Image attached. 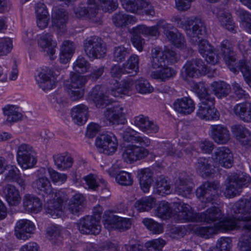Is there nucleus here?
<instances>
[{"label":"nucleus","instance_id":"nucleus-1","mask_svg":"<svg viewBox=\"0 0 251 251\" xmlns=\"http://www.w3.org/2000/svg\"><path fill=\"white\" fill-rule=\"evenodd\" d=\"M136 134V132L130 127L126 128L123 133L124 141L131 143L125 148L122 154L123 159L127 163H132L144 159L149 154L146 147L150 145L151 140Z\"/></svg>","mask_w":251,"mask_h":251},{"label":"nucleus","instance_id":"nucleus-2","mask_svg":"<svg viewBox=\"0 0 251 251\" xmlns=\"http://www.w3.org/2000/svg\"><path fill=\"white\" fill-rule=\"evenodd\" d=\"M177 209L179 217L188 222H204L207 223L218 222L214 224L215 226L226 219L231 218V217H225L220 208L216 206L210 207L203 212L197 213L193 212L189 204L180 202Z\"/></svg>","mask_w":251,"mask_h":251},{"label":"nucleus","instance_id":"nucleus-3","mask_svg":"<svg viewBox=\"0 0 251 251\" xmlns=\"http://www.w3.org/2000/svg\"><path fill=\"white\" fill-rule=\"evenodd\" d=\"M186 32L188 39L192 44L198 45L199 52L203 56L206 53L214 50V48L203 39L207 34L204 23L199 18H195L187 22Z\"/></svg>","mask_w":251,"mask_h":251},{"label":"nucleus","instance_id":"nucleus-4","mask_svg":"<svg viewBox=\"0 0 251 251\" xmlns=\"http://www.w3.org/2000/svg\"><path fill=\"white\" fill-rule=\"evenodd\" d=\"M220 54L229 69L236 74L240 70L246 83L251 88V67L250 62L246 60H240L237 66H233L236 60V54L233 50L231 42L226 39L223 41L220 46Z\"/></svg>","mask_w":251,"mask_h":251},{"label":"nucleus","instance_id":"nucleus-5","mask_svg":"<svg viewBox=\"0 0 251 251\" xmlns=\"http://www.w3.org/2000/svg\"><path fill=\"white\" fill-rule=\"evenodd\" d=\"M234 212L241 214L238 217H231L229 218L233 220L235 224L233 229L242 228L245 231L244 225H251V199H241L235 204Z\"/></svg>","mask_w":251,"mask_h":251},{"label":"nucleus","instance_id":"nucleus-6","mask_svg":"<svg viewBox=\"0 0 251 251\" xmlns=\"http://www.w3.org/2000/svg\"><path fill=\"white\" fill-rule=\"evenodd\" d=\"M83 48L86 55L90 59L101 58L106 53V48L101 38L92 36L83 42Z\"/></svg>","mask_w":251,"mask_h":251},{"label":"nucleus","instance_id":"nucleus-7","mask_svg":"<svg viewBox=\"0 0 251 251\" xmlns=\"http://www.w3.org/2000/svg\"><path fill=\"white\" fill-rule=\"evenodd\" d=\"M127 12L153 16L155 12L150 0H120Z\"/></svg>","mask_w":251,"mask_h":251},{"label":"nucleus","instance_id":"nucleus-8","mask_svg":"<svg viewBox=\"0 0 251 251\" xmlns=\"http://www.w3.org/2000/svg\"><path fill=\"white\" fill-rule=\"evenodd\" d=\"M251 180V177L245 173L240 172L231 176L225 192L226 196L230 198L239 195L243 186L250 183Z\"/></svg>","mask_w":251,"mask_h":251},{"label":"nucleus","instance_id":"nucleus-9","mask_svg":"<svg viewBox=\"0 0 251 251\" xmlns=\"http://www.w3.org/2000/svg\"><path fill=\"white\" fill-rule=\"evenodd\" d=\"M95 144L100 152L110 155L117 150L118 141L116 136L112 133L103 134L98 137Z\"/></svg>","mask_w":251,"mask_h":251},{"label":"nucleus","instance_id":"nucleus-10","mask_svg":"<svg viewBox=\"0 0 251 251\" xmlns=\"http://www.w3.org/2000/svg\"><path fill=\"white\" fill-rule=\"evenodd\" d=\"M234 222L230 219H227L223 222L219 223L214 226H199L195 229L196 234L205 239L211 238L217 230L222 231H227L228 230H233L235 227Z\"/></svg>","mask_w":251,"mask_h":251},{"label":"nucleus","instance_id":"nucleus-11","mask_svg":"<svg viewBox=\"0 0 251 251\" xmlns=\"http://www.w3.org/2000/svg\"><path fill=\"white\" fill-rule=\"evenodd\" d=\"M103 223L106 228L110 230L117 229L125 231L129 229L131 225L130 219L124 218L114 214L111 211H105L103 217Z\"/></svg>","mask_w":251,"mask_h":251},{"label":"nucleus","instance_id":"nucleus-12","mask_svg":"<svg viewBox=\"0 0 251 251\" xmlns=\"http://www.w3.org/2000/svg\"><path fill=\"white\" fill-rule=\"evenodd\" d=\"M35 153L32 147L27 144H22L18 147L17 159L24 169L32 168L37 162Z\"/></svg>","mask_w":251,"mask_h":251},{"label":"nucleus","instance_id":"nucleus-13","mask_svg":"<svg viewBox=\"0 0 251 251\" xmlns=\"http://www.w3.org/2000/svg\"><path fill=\"white\" fill-rule=\"evenodd\" d=\"M219 183L216 181H206L196 190V195L205 203H214L218 197Z\"/></svg>","mask_w":251,"mask_h":251},{"label":"nucleus","instance_id":"nucleus-14","mask_svg":"<svg viewBox=\"0 0 251 251\" xmlns=\"http://www.w3.org/2000/svg\"><path fill=\"white\" fill-rule=\"evenodd\" d=\"M76 225L79 232L84 234L97 235L101 230L100 223L89 215L79 219Z\"/></svg>","mask_w":251,"mask_h":251},{"label":"nucleus","instance_id":"nucleus-15","mask_svg":"<svg viewBox=\"0 0 251 251\" xmlns=\"http://www.w3.org/2000/svg\"><path fill=\"white\" fill-rule=\"evenodd\" d=\"M191 87L197 94L200 101L198 109L214 106L215 98L212 94L208 93L203 84H198L193 82Z\"/></svg>","mask_w":251,"mask_h":251},{"label":"nucleus","instance_id":"nucleus-16","mask_svg":"<svg viewBox=\"0 0 251 251\" xmlns=\"http://www.w3.org/2000/svg\"><path fill=\"white\" fill-rule=\"evenodd\" d=\"M212 158L221 166L229 168L233 165V156L230 150L226 147L217 148L212 155Z\"/></svg>","mask_w":251,"mask_h":251},{"label":"nucleus","instance_id":"nucleus-17","mask_svg":"<svg viewBox=\"0 0 251 251\" xmlns=\"http://www.w3.org/2000/svg\"><path fill=\"white\" fill-rule=\"evenodd\" d=\"M186 76L193 78L198 75V72L206 73L207 67L204 63L200 59H193L187 61L183 67Z\"/></svg>","mask_w":251,"mask_h":251},{"label":"nucleus","instance_id":"nucleus-18","mask_svg":"<svg viewBox=\"0 0 251 251\" xmlns=\"http://www.w3.org/2000/svg\"><path fill=\"white\" fill-rule=\"evenodd\" d=\"M35 229L34 224L29 220H19L15 227V235L19 239L25 240L31 237Z\"/></svg>","mask_w":251,"mask_h":251},{"label":"nucleus","instance_id":"nucleus-19","mask_svg":"<svg viewBox=\"0 0 251 251\" xmlns=\"http://www.w3.org/2000/svg\"><path fill=\"white\" fill-rule=\"evenodd\" d=\"M123 110V108L120 106L109 107L104 111V116L112 125L125 124L126 120Z\"/></svg>","mask_w":251,"mask_h":251},{"label":"nucleus","instance_id":"nucleus-20","mask_svg":"<svg viewBox=\"0 0 251 251\" xmlns=\"http://www.w3.org/2000/svg\"><path fill=\"white\" fill-rule=\"evenodd\" d=\"M160 28L163 29V33L166 38L175 46L179 48L184 45L185 39L183 35L179 32L171 31L174 28L172 25L162 22Z\"/></svg>","mask_w":251,"mask_h":251},{"label":"nucleus","instance_id":"nucleus-21","mask_svg":"<svg viewBox=\"0 0 251 251\" xmlns=\"http://www.w3.org/2000/svg\"><path fill=\"white\" fill-rule=\"evenodd\" d=\"M211 137L217 144H226L230 140V133L227 128L222 125H211Z\"/></svg>","mask_w":251,"mask_h":251},{"label":"nucleus","instance_id":"nucleus-22","mask_svg":"<svg viewBox=\"0 0 251 251\" xmlns=\"http://www.w3.org/2000/svg\"><path fill=\"white\" fill-rule=\"evenodd\" d=\"M173 105L176 111L184 115L191 114L195 108L194 101L189 97L177 99L174 102Z\"/></svg>","mask_w":251,"mask_h":251},{"label":"nucleus","instance_id":"nucleus-23","mask_svg":"<svg viewBox=\"0 0 251 251\" xmlns=\"http://www.w3.org/2000/svg\"><path fill=\"white\" fill-rule=\"evenodd\" d=\"M134 125L143 132L149 133H156L159 130L157 125L149 120L148 117L140 115L134 118Z\"/></svg>","mask_w":251,"mask_h":251},{"label":"nucleus","instance_id":"nucleus-24","mask_svg":"<svg viewBox=\"0 0 251 251\" xmlns=\"http://www.w3.org/2000/svg\"><path fill=\"white\" fill-rule=\"evenodd\" d=\"M88 97L98 108H103L109 103L107 97L104 94L102 87L99 85L95 86L89 92Z\"/></svg>","mask_w":251,"mask_h":251},{"label":"nucleus","instance_id":"nucleus-25","mask_svg":"<svg viewBox=\"0 0 251 251\" xmlns=\"http://www.w3.org/2000/svg\"><path fill=\"white\" fill-rule=\"evenodd\" d=\"M137 176L141 189L148 193L153 182V173L149 168L141 169L137 171Z\"/></svg>","mask_w":251,"mask_h":251},{"label":"nucleus","instance_id":"nucleus-26","mask_svg":"<svg viewBox=\"0 0 251 251\" xmlns=\"http://www.w3.org/2000/svg\"><path fill=\"white\" fill-rule=\"evenodd\" d=\"M162 22L158 23L156 25L152 26H147L145 25H140L134 27L129 30V32L132 34L151 36H158L160 34L159 28Z\"/></svg>","mask_w":251,"mask_h":251},{"label":"nucleus","instance_id":"nucleus-27","mask_svg":"<svg viewBox=\"0 0 251 251\" xmlns=\"http://www.w3.org/2000/svg\"><path fill=\"white\" fill-rule=\"evenodd\" d=\"M23 206L27 212L37 213L42 209V203L37 197L27 194L23 198Z\"/></svg>","mask_w":251,"mask_h":251},{"label":"nucleus","instance_id":"nucleus-28","mask_svg":"<svg viewBox=\"0 0 251 251\" xmlns=\"http://www.w3.org/2000/svg\"><path fill=\"white\" fill-rule=\"evenodd\" d=\"M88 108L83 104H80L73 107L71 116L74 122L78 125L84 124L88 118Z\"/></svg>","mask_w":251,"mask_h":251},{"label":"nucleus","instance_id":"nucleus-29","mask_svg":"<svg viewBox=\"0 0 251 251\" xmlns=\"http://www.w3.org/2000/svg\"><path fill=\"white\" fill-rule=\"evenodd\" d=\"M68 20V13L63 9H58L52 14V25L61 30L62 32L66 31Z\"/></svg>","mask_w":251,"mask_h":251},{"label":"nucleus","instance_id":"nucleus-30","mask_svg":"<svg viewBox=\"0 0 251 251\" xmlns=\"http://www.w3.org/2000/svg\"><path fill=\"white\" fill-rule=\"evenodd\" d=\"M214 13L219 22L221 25L228 30L234 32L235 31L234 23L233 22L231 14L226 12L224 9L217 8L214 9Z\"/></svg>","mask_w":251,"mask_h":251},{"label":"nucleus","instance_id":"nucleus-31","mask_svg":"<svg viewBox=\"0 0 251 251\" xmlns=\"http://www.w3.org/2000/svg\"><path fill=\"white\" fill-rule=\"evenodd\" d=\"M210 158L200 157L196 164V169L197 173L202 177L209 176L213 172V168L211 165Z\"/></svg>","mask_w":251,"mask_h":251},{"label":"nucleus","instance_id":"nucleus-32","mask_svg":"<svg viewBox=\"0 0 251 251\" xmlns=\"http://www.w3.org/2000/svg\"><path fill=\"white\" fill-rule=\"evenodd\" d=\"M85 198L80 194H76L70 200L68 208L69 211L74 215H78L84 208Z\"/></svg>","mask_w":251,"mask_h":251},{"label":"nucleus","instance_id":"nucleus-33","mask_svg":"<svg viewBox=\"0 0 251 251\" xmlns=\"http://www.w3.org/2000/svg\"><path fill=\"white\" fill-rule=\"evenodd\" d=\"M235 115L246 122H251V103L243 102L236 104L233 109Z\"/></svg>","mask_w":251,"mask_h":251},{"label":"nucleus","instance_id":"nucleus-34","mask_svg":"<svg viewBox=\"0 0 251 251\" xmlns=\"http://www.w3.org/2000/svg\"><path fill=\"white\" fill-rule=\"evenodd\" d=\"M5 198L9 205L17 206L21 201L19 190L14 185L7 184L4 189Z\"/></svg>","mask_w":251,"mask_h":251},{"label":"nucleus","instance_id":"nucleus-35","mask_svg":"<svg viewBox=\"0 0 251 251\" xmlns=\"http://www.w3.org/2000/svg\"><path fill=\"white\" fill-rule=\"evenodd\" d=\"M210 86L212 92L218 99L226 97L230 92V85L223 81L213 82Z\"/></svg>","mask_w":251,"mask_h":251},{"label":"nucleus","instance_id":"nucleus-36","mask_svg":"<svg viewBox=\"0 0 251 251\" xmlns=\"http://www.w3.org/2000/svg\"><path fill=\"white\" fill-rule=\"evenodd\" d=\"M38 45L48 54L53 55L55 53L56 43L52 40V35L50 33L43 35L38 40Z\"/></svg>","mask_w":251,"mask_h":251},{"label":"nucleus","instance_id":"nucleus-37","mask_svg":"<svg viewBox=\"0 0 251 251\" xmlns=\"http://www.w3.org/2000/svg\"><path fill=\"white\" fill-rule=\"evenodd\" d=\"M137 20L135 16L124 14L123 12L116 13L112 17L113 23L119 27L126 26L128 24L135 23Z\"/></svg>","mask_w":251,"mask_h":251},{"label":"nucleus","instance_id":"nucleus-38","mask_svg":"<svg viewBox=\"0 0 251 251\" xmlns=\"http://www.w3.org/2000/svg\"><path fill=\"white\" fill-rule=\"evenodd\" d=\"M243 226L245 231L239 239L238 246L241 251H251V225Z\"/></svg>","mask_w":251,"mask_h":251},{"label":"nucleus","instance_id":"nucleus-39","mask_svg":"<svg viewBox=\"0 0 251 251\" xmlns=\"http://www.w3.org/2000/svg\"><path fill=\"white\" fill-rule=\"evenodd\" d=\"M139 61L138 56L135 54L131 55L127 62L122 65L125 73L128 74L129 76L136 75L139 70Z\"/></svg>","mask_w":251,"mask_h":251},{"label":"nucleus","instance_id":"nucleus-40","mask_svg":"<svg viewBox=\"0 0 251 251\" xmlns=\"http://www.w3.org/2000/svg\"><path fill=\"white\" fill-rule=\"evenodd\" d=\"M75 49L74 44L73 42L64 41L60 48V62L63 64L67 63L72 57Z\"/></svg>","mask_w":251,"mask_h":251},{"label":"nucleus","instance_id":"nucleus-41","mask_svg":"<svg viewBox=\"0 0 251 251\" xmlns=\"http://www.w3.org/2000/svg\"><path fill=\"white\" fill-rule=\"evenodd\" d=\"M32 186L38 193H43L42 195L50 194L52 190L50 181L46 177L39 178L33 181Z\"/></svg>","mask_w":251,"mask_h":251},{"label":"nucleus","instance_id":"nucleus-42","mask_svg":"<svg viewBox=\"0 0 251 251\" xmlns=\"http://www.w3.org/2000/svg\"><path fill=\"white\" fill-rule=\"evenodd\" d=\"M196 115L200 119L205 120H217L220 117V113L214 106L202 109H198Z\"/></svg>","mask_w":251,"mask_h":251},{"label":"nucleus","instance_id":"nucleus-43","mask_svg":"<svg viewBox=\"0 0 251 251\" xmlns=\"http://www.w3.org/2000/svg\"><path fill=\"white\" fill-rule=\"evenodd\" d=\"M176 72L171 67H165L159 71H153L151 76L156 79H160L162 81H165L175 76Z\"/></svg>","mask_w":251,"mask_h":251},{"label":"nucleus","instance_id":"nucleus-44","mask_svg":"<svg viewBox=\"0 0 251 251\" xmlns=\"http://www.w3.org/2000/svg\"><path fill=\"white\" fill-rule=\"evenodd\" d=\"M2 110L3 114L7 117V121L9 123L17 122L22 119V114L18 111V108L15 105H6Z\"/></svg>","mask_w":251,"mask_h":251},{"label":"nucleus","instance_id":"nucleus-45","mask_svg":"<svg viewBox=\"0 0 251 251\" xmlns=\"http://www.w3.org/2000/svg\"><path fill=\"white\" fill-rule=\"evenodd\" d=\"M155 199L152 197H146L137 201L134 207L139 212L148 211L155 205Z\"/></svg>","mask_w":251,"mask_h":251},{"label":"nucleus","instance_id":"nucleus-46","mask_svg":"<svg viewBox=\"0 0 251 251\" xmlns=\"http://www.w3.org/2000/svg\"><path fill=\"white\" fill-rule=\"evenodd\" d=\"M53 158L57 168L61 170L71 168L73 163V159L68 155L58 154L54 155Z\"/></svg>","mask_w":251,"mask_h":251},{"label":"nucleus","instance_id":"nucleus-47","mask_svg":"<svg viewBox=\"0 0 251 251\" xmlns=\"http://www.w3.org/2000/svg\"><path fill=\"white\" fill-rule=\"evenodd\" d=\"M40 87L44 91L50 90L55 85V80L43 73H40L37 78Z\"/></svg>","mask_w":251,"mask_h":251},{"label":"nucleus","instance_id":"nucleus-48","mask_svg":"<svg viewBox=\"0 0 251 251\" xmlns=\"http://www.w3.org/2000/svg\"><path fill=\"white\" fill-rule=\"evenodd\" d=\"M155 192L161 196L171 193L170 183L164 176H160L157 178L156 182Z\"/></svg>","mask_w":251,"mask_h":251},{"label":"nucleus","instance_id":"nucleus-49","mask_svg":"<svg viewBox=\"0 0 251 251\" xmlns=\"http://www.w3.org/2000/svg\"><path fill=\"white\" fill-rule=\"evenodd\" d=\"M130 53V50L124 46L115 47L113 50V60L118 63L122 62L126 60Z\"/></svg>","mask_w":251,"mask_h":251},{"label":"nucleus","instance_id":"nucleus-50","mask_svg":"<svg viewBox=\"0 0 251 251\" xmlns=\"http://www.w3.org/2000/svg\"><path fill=\"white\" fill-rule=\"evenodd\" d=\"M151 55V64L154 69H158L166 66L167 61L162 51L154 49V50H152Z\"/></svg>","mask_w":251,"mask_h":251},{"label":"nucleus","instance_id":"nucleus-51","mask_svg":"<svg viewBox=\"0 0 251 251\" xmlns=\"http://www.w3.org/2000/svg\"><path fill=\"white\" fill-rule=\"evenodd\" d=\"M155 214L156 216L163 219L170 217L172 209L169 203L165 201H160L155 209Z\"/></svg>","mask_w":251,"mask_h":251},{"label":"nucleus","instance_id":"nucleus-52","mask_svg":"<svg viewBox=\"0 0 251 251\" xmlns=\"http://www.w3.org/2000/svg\"><path fill=\"white\" fill-rule=\"evenodd\" d=\"M70 80V83L66 84L67 88H82L86 82V79L83 76L72 72L71 73Z\"/></svg>","mask_w":251,"mask_h":251},{"label":"nucleus","instance_id":"nucleus-53","mask_svg":"<svg viewBox=\"0 0 251 251\" xmlns=\"http://www.w3.org/2000/svg\"><path fill=\"white\" fill-rule=\"evenodd\" d=\"M6 178L8 180L16 182L21 187L25 188V180L22 178L20 171L16 167L12 166L9 170Z\"/></svg>","mask_w":251,"mask_h":251},{"label":"nucleus","instance_id":"nucleus-54","mask_svg":"<svg viewBox=\"0 0 251 251\" xmlns=\"http://www.w3.org/2000/svg\"><path fill=\"white\" fill-rule=\"evenodd\" d=\"M142 223L147 229L153 234H160L163 231V225L151 219L145 218L143 220Z\"/></svg>","mask_w":251,"mask_h":251},{"label":"nucleus","instance_id":"nucleus-55","mask_svg":"<svg viewBox=\"0 0 251 251\" xmlns=\"http://www.w3.org/2000/svg\"><path fill=\"white\" fill-rule=\"evenodd\" d=\"M135 85L137 91L141 94H148L153 91V88L150 85L149 81L142 77L136 80Z\"/></svg>","mask_w":251,"mask_h":251},{"label":"nucleus","instance_id":"nucleus-56","mask_svg":"<svg viewBox=\"0 0 251 251\" xmlns=\"http://www.w3.org/2000/svg\"><path fill=\"white\" fill-rule=\"evenodd\" d=\"M97 7H94L93 6V8L94 9H88L84 6H80L74 9V13L76 17L77 18H83L89 17L91 18L95 17L97 13Z\"/></svg>","mask_w":251,"mask_h":251},{"label":"nucleus","instance_id":"nucleus-57","mask_svg":"<svg viewBox=\"0 0 251 251\" xmlns=\"http://www.w3.org/2000/svg\"><path fill=\"white\" fill-rule=\"evenodd\" d=\"M115 180L119 184L125 186H131L133 182L131 174L125 171H121L117 174Z\"/></svg>","mask_w":251,"mask_h":251},{"label":"nucleus","instance_id":"nucleus-58","mask_svg":"<svg viewBox=\"0 0 251 251\" xmlns=\"http://www.w3.org/2000/svg\"><path fill=\"white\" fill-rule=\"evenodd\" d=\"M231 240L228 237H222L218 240L216 247L209 251H230Z\"/></svg>","mask_w":251,"mask_h":251},{"label":"nucleus","instance_id":"nucleus-59","mask_svg":"<svg viewBox=\"0 0 251 251\" xmlns=\"http://www.w3.org/2000/svg\"><path fill=\"white\" fill-rule=\"evenodd\" d=\"M166 244V241L161 238L153 239L147 242L145 245L147 251H161Z\"/></svg>","mask_w":251,"mask_h":251},{"label":"nucleus","instance_id":"nucleus-60","mask_svg":"<svg viewBox=\"0 0 251 251\" xmlns=\"http://www.w3.org/2000/svg\"><path fill=\"white\" fill-rule=\"evenodd\" d=\"M160 150L162 153H158L159 155H165L170 156H176L177 157H181L182 156L181 152H176V150L174 148L173 146L170 143H163L161 145Z\"/></svg>","mask_w":251,"mask_h":251},{"label":"nucleus","instance_id":"nucleus-61","mask_svg":"<svg viewBox=\"0 0 251 251\" xmlns=\"http://www.w3.org/2000/svg\"><path fill=\"white\" fill-rule=\"evenodd\" d=\"M90 67V64L85 58L82 56H78L74 65V69L79 74L87 72Z\"/></svg>","mask_w":251,"mask_h":251},{"label":"nucleus","instance_id":"nucleus-62","mask_svg":"<svg viewBox=\"0 0 251 251\" xmlns=\"http://www.w3.org/2000/svg\"><path fill=\"white\" fill-rule=\"evenodd\" d=\"M47 237L53 244H59L61 241L60 232L58 227L51 226L47 229Z\"/></svg>","mask_w":251,"mask_h":251},{"label":"nucleus","instance_id":"nucleus-63","mask_svg":"<svg viewBox=\"0 0 251 251\" xmlns=\"http://www.w3.org/2000/svg\"><path fill=\"white\" fill-rule=\"evenodd\" d=\"M132 85V83L130 81H125L123 82L122 87H119L115 89H112L111 94L116 97H122V95H126L128 94L129 91L131 90Z\"/></svg>","mask_w":251,"mask_h":251},{"label":"nucleus","instance_id":"nucleus-64","mask_svg":"<svg viewBox=\"0 0 251 251\" xmlns=\"http://www.w3.org/2000/svg\"><path fill=\"white\" fill-rule=\"evenodd\" d=\"M239 16L246 30L251 34V13L245 10H241Z\"/></svg>","mask_w":251,"mask_h":251}]
</instances>
